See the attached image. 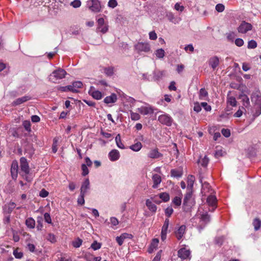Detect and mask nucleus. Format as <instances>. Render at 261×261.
Segmentation results:
<instances>
[{
    "instance_id": "obj_1",
    "label": "nucleus",
    "mask_w": 261,
    "mask_h": 261,
    "mask_svg": "<svg viewBox=\"0 0 261 261\" xmlns=\"http://www.w3.org/2000/svg\"><path fill=\"white\" fill-rule=\"evenodd\" d=\"M67 73L66 71L63 69L59 68L54 70L49 76V81L54 83H57L60 80L65 77Z\"/></svg>"
},
{
    "instance_id": "obj_2",
    "label": "nucleus",
    "mask_w": 261,
    "mask_h": 261,
    "mask_svg": "<svg viewBox=\"0 0 261 261\" xmlns=\"http://www.w3.org/2000/svg\"><path fill=\"white\" fill-rule=\"evenodd\" d=\"M195 204L192 198V191H189L185 196L183 202L182 208L184 211L188 212Z\"/></svg>"
},
{
    "instance_id": "obj_3",
    "label": "nucleus",
    "mask_w": 261,
    "mask_h": 261,
    "mask_svg": "<svg viewBox=\"0 0 261 261\" xmlns=\"http://www.w3.org/2000/svg\"><path fill=\"white\" fill-rule=\"evenodd\" d=\"M147 156L150 159H157L163 157V154L160 152L159 148L155 147L149 149Z\"/></svg>"
},
{
    "instance_id": "obj_4",
    "label": "nucleus",
    "mask_w": 261,
    "mask_h": 261,
    "mask_svg": "<svg viewBox=\"0 0 261 261\" xmlns=\"http://www.w3.org/2000/svg\"><path fill=\"white\" fill-rule=\"evenodd\" d=\"M158 121L162 124L170 126L173 123V120L169 115L165 114L158 117Z\"/></svg>"
},
{
    "instance_id": "obj_5",
    "label": "nucleus",
    "mask_w": 261,
    "mask_h": 261,
    "mask_svg": "<svg viewBox=\"0 0 261 261\" xmlns=\"http://www.w3.org/2000/svg\"><path fill=\"white\" fill-rule=\"evenodd\" d=\"M135 48L138 53L142 51L147 53L150 51V45L146 42H138L135 45Z\"/></svg>"
},
{
    "instance_id": "obj_6",
    "label": "nucleus",
    "mask_w": 261,
    "mask_h": 261,
    "mask_svg": "<svg viewBox=\"0 0 261 261\" xmlns=\"http://www.w3.org/2000/svg\"><path fill=\"white\" fill-rule=\"evenodd\" d=\"M109 26L107 23H106L103 18H100L97 20V30L103 34L108 32Z\"/></svg>"
},
{
    "instance_id": "obj_7",
    "label": "nucleus",
    "mask_w": 261,
    "mask_h": 261,
    "mask_svg": "<svg viewBox=\"0 0 261 261\" xmlns=\"http://www.w3.org/2000/svg\"><path fill=\"white\" fill-rule=\"evenodd\" d=\"M200 222L201 224L198 226L200 230L202 229L205 226L210 222L211 220L210 216L207 214V212H205L200 214L199 217Z\"/></svg>"
},
{
    "instance_id": "obj_8",
    "label": "nucleus",
    "mask_w": 261,
    "mask_h": 261,
    "mask_svg": "<svg viewBox=\"0 0 261 261\" xmlns=\"http://www.w3.org/2000/svg\"><path fill=\"white\" fill-rule=\"evenodd\" d=\"M252 29V25L251 23L243 21L238 28V31L240 33L245 34Z\"/></svg>"
},
{
    "instance_id": "obj_9",
    "label": "nucleus",
    "mask_w": 261,
    "mask_h": 261,
    "mask_svg": "<svg viewBox=\"0 0 261 261\" xmlns=\"http://www.w3.org/2000/svg\"><path fill=\"white\" fill-rule=\"evenodd\" d=\"M20 166L21 171L25 174H28L30 172V168L27 160L24 157H21L20 159Z\"/></svg>"
},
{
    "instance_id": "obj_10",
    "label": "nucleus",
    "mask_w": 261,
    "mask_h": 261,
    "mask_svg": "<svg viewBox=\"0 0 261 261\" xmlns=\"http://www.w3.org/2000/svg\"><path fill=\"white\" fill-rule=\"evenodd\" d=\"M190 251L185 248H182L178 251V257L181 260L190 259Z\"/></svg>"
},
{
    "instance_id": "obj_11",
    "label": "nucleus",
    "mask_w": 261,
    "mask_h": 261,
    "mask_svg": "<svg viewBox=\"0 0 261 261\" xmlns=\"http://www.w3.org/2000/svg\"><path fill=\"white\" fill-rule=\"evenodd\" d=\"M90 10L94 12L100 11L101 6L98 0H91V5L89 6Z\"/></svg>"
},
{
    "instance_id": "obj_12",
    "label": "nucleus",
    "mask_w": 261,
    "mask_h": 261,
    "mask_svg": "<svg viewBox=\"0 0 261 261\" xmlns=\"http://www.w3.org/2000/svg\"><path fill=\"white\" fill-rule=\"evenodd\" d=\"M18 163L17 161H13L12 165H11V173L12 177L13 179H16L18 175Z\"/></svg>"
},
{
    "instance_id": "obj_13",
    "label": "nucleus",
    "mask_w": 261,
    "mask_h": 261,
    "mask_svg": "<svg viewBox=\"0 0 261 261\" xmlns=\"http://www.w3.org/2000/svg\"><path fill=\"white\" fill-rule=\"evenodd\" d=\"M251 100L255 105L261 104V94L259 92H253L251 96Z\"/></svg>"
},
{
    "instance_id": "obj_14",
    "label": "nucleus",
    "mask_w": 261,
    "mask_h": 261,
    "mask_svg": "<svg viewBox=\"0 0 261 261\" xmlns=\"http://www.w3.org/2000/svg\"><path fill=\"white\" fill-rule=\"evenodd\" d=\"M220 59L217 56L211 57L208 60V64L214 70L219 65Z\"/></svg>"
},
{
    "instance_id": "obj_15",
    "label": "nucleus",
    "mask_w": 261,
    "mask_h": 261,
    "mask_svg": "<svg viewBox=\"0 0 261 261\" xmlns=\"http://www.w3.org/2000/svg\"><path fill=\"white\" fill-rule=\"evenodd\" d=\"M138 111L144 115L153 113V109L151 106L141 107L138 109Z\"/></svg>"
},
{
    "instance_id": "obj_16",
    "label": "nucleus",
    "mask_w": 261,
    "mask_h": 261,
    "mask_svg": "<svg viewBox=\"0 0 261 261\" xmlns=\"http://www.w3.org/2000/svg\"><path fill=\"white\" fill-rule=\"evenodd\" d=\"M89 93L95 99H101L102 95L101 92L98 90H94L93 87H91Z\"/></svg>"
},
{
    "instance_id": "obj_17",
    "label": "nucleus",
    "mask_w": 261,
    "mask_h": 261,
    "mask_svg": "<svg viewBox=\"0 0 261 261\" xmlns=\"http://www.w3.org/2000/svg\"><path fill=\"white\" fill-rule=\"evenodd\" d=\"M206 202L209 206H212V211H213L216 207L217 198L216 196L212 195H210L207 198Z\"/></svg>"
},
{
    "instance_id": "obj_18",
    "label": "nucleus",
    "mask_w": 261,
    "mask_h": 261,
    "mask_svg": "<svg viewBox=\"0 0 261 261\" xmlns=\"http://www.w3.org/2000/svg\"><path fill=\"white\" fill-rule=\"evenodd\" d=\"M90 189V181L89 179L87 178L85 180V181L83 182L81 188V192L82 194H85L87 193L88 190Z\"/></svg>"
},
{
    "instance_id": "obj_19",
    "label": "nucleus",
    "mask_w": 261,
    "mask_h": 261,
    "mask_svg": "<svg viewBox=\"0 0 261 261\" xmlns=\"http://www.w3.org/2000/svg\"><path fill=\"white\" fill-rule=\"evenodd\" d=\"M31 99V97L29 96H24L20 98H18L15 100L12 103V106H16L19 105L25 101H28Z\"/></svg>"
},
{
    "instance_id": "obj_20",
    "label": "nucleus",
    "mask_w": 261,
    "mask_h": 261,
    "mask_svg": "<svg viewBox=\"0 0 261 261\" xmlns=\"http://www.w3.org/2000/svg\"><path fill=\"white\" fill-rule=\"evenodd\" d=\"M109 157L111 161H117L120 158L119 152L116 149H113L109 152Z\"/></svg>"
},
{
    "instance_id": "obj_21",
    "label": "nucleus",
    "mask_w": 261,
    "mask_h": 261,
    "mask_svg": "<svg viewBox=\"0 0 261 261\" xmlns=\"http://www.w3.org/2000/svg\"><path fill=\"white\" fill-rule=\"evenodd\" d=\"M186 227L185 225L180 226L178 230L175 231V236L178 240L181 239L185 233Z\"/></svg>"
},
{
    "instance_id": "obj_22",
    "label": "nucleus",
    "mask_w": 261,
    "mask_h": 261,
    "mask_svg": "<svg viewBox=\"0 0 261 261\" xmlns=\"http://www.w3.org/2000/svg\"><path fill=\"white\" fill-rule=\"evenodd\" d=\"M117 95L115 93H112L110 96L105 97L103 101L107 104H109L115 102L117 101Z\"/></svg>"
},
{
    "instance_id": "obj_23",
    "label": "nucleus",
    "mask_w": 261,
    "mask_h": 261,
    "mask_svg": "<svg viewBox=\"0 0 261 261\" xmlns=\"http://www.w3.org/2000/svg\"><path fill=\"white\" fill-rule=\"evenodd\" d=\"M152 180L153 182L152 188L153 189H156L158 187L159 185L161 183L162 181L161 177L159 174H155L152 176Z\"/></svg>"
},
{
    "instance_id": "obj_24",
    "label": "nucleus",
    "mask_w": 261,
    "mask_h": 261,
    "mask_svg": "<svg viewBox=\"0 0 261 261\" xmlns=\"http://www.w3.org/2000/svg\"><path fill=\"white\" fill-rule=\"evenodd\" d=\"M239 98L242 99V103L245 108H248L250 106V101L249 97L245 94L239 95Z\"/></svg>"
},
{
    "instance_id": "obj_25",
    "label": "nucleus",
    "mask_w": 261,
    "mask_h": 261,
    "mask_svg": "<svg viewBox=\"0 0 261 261\" xmlns=\"http://www.w3.org/2000/svg\"><path fill=\"white\" fill-rule=\"evenodd\" d=\"M159 243V240L158 239L155 238L152 239L148 248V252L149 253H152L154 249H156L158 246Z\"/></svg>"
},
{
    "instance_id": "obj_26",
    "label": "nucleus",
    "mask_w": 261,
    "mask_h": 261,
    "mask_svg": "<svg viewBox=\"0 0 261 261\" xmlns=\"http://www.w3.org/2000/svg\"><path fill=\"white\" fill-rule=\"evenodd\" d=\"M15 206L16 204L14 202H10L7 204L5 205L4 207V211L8 214H10L15 207Z\"/></svg>"
},
{
    "instance_id": "obj_27",
    "label": "nucleus",
    "mask_w": 261,
    "mask_h": 261,
    "mask_svg": "<svg viewBox=\"0 0 261 261\" xmlns=\"http://www.w3.org/2000/svg\"><path fill=\"white\" fill-rule=\"evenodd\" d=\"M146 205L150 211L154 213L156 212L157 210L156 206L153 204L149 199H147L146 200Z\"/></svg>"
},
{
    "instance_id": "obj_28",
    "label": "nucleus",
    "mask_w": 261,
    "mask_h": 261,
    "mask_svg": "<svg viewBox=\"0 0 261 261\" xmlns=\"http://www.w3.org/2000/svg\"><path fill=\"white\" fill-rule=\"evenodd\" d=\"M25 224L30 228H34L35 226V221L32 217L28 218L25 220Z\"/></svg>"
},
{
    "instance_id": "obj_29",
    "label": "nucleus",
    "mask_w": 261,
    "mask_h": 261,
    "mask_svg": "<svg viewBox=\"0 0 261 261\" xmlns=\"http://www.w3.org/2000/svg\"><path fill=\"white\" fill-rule=\"evenodd\" d=\"M252 225L255 231L259 230L261 226V220L258 218H255L253 220Z\"/></svg>"
},
{
    "instance_id": "obj_30",
    "label": "nucleus",
    "mask_w": 261,
    "mask_h": 261,
    "mask_svg": "<svg viewBox=\"0 0 261 261\" xmlns=\"http://www.w3.org/2000/svg\"><path fill=\"white\" fill-rule=\"evenodd\" d=\"M167 17L170 21L174 23H178L180 20V19H177V18L175 17L174 14L172 12L167 13Z\"/></svg>"
},
{
    "instance_id": "obj_31",
    "label": "nucleus",
    "mask_w": 261,
    "mask_h": 261,
    "mask_svg": "<svg viewBox=\"0 0 261 261\" xmlns=\"http://www.w3.org/2000/svg\"><path fill=\"white\" fill-rule=\"evenodd\" d=\"M142 147V145L141 142H137L135 144L129 146V148L132 150L137 152L141 150Z\"/></svg>"
},
{
    "instance_id": "obj_32",
    "label": "nucleus",
    "mask_w": 261,
    "mask_h": 261,
    "mask_svg": "<svg viewBox=\"0 0 261 261\" xmlns=\"http://www.w3.org/2000/svg\"><path fill=\"white\" fill-rule=\"evenodd\" d=\"M208 96V93L204 88H201L199 93V97L201 100H205Z\"/></svg>"
},
{
    "instance_id": "obj_33",
    "label": "nucleus",
    "mask_w": 261,
    "mask_h": 261,
    "mask_svg": "<svg viewBox=\"0 0 261 261\" xmlns=\"http://www.w3.org/2000/svg\"><path fill=\"white\" fill-rule=\"evenodd\" d=\"M227 102L232 107H236L237 106V100L233 96H230L228 95L227 97Z\"/></svg>"
},
{
    "instance_id": "obj_34",
    "label": "nucleus",
    "mask_w": 261,
    "mask_h": 261,
    "mask_svg": "<svg viewBox=\"0 0 261 261\" xmlns=\"http://www.w3.org/2000/svg\"><path fill=\"white\" fill-rule=\"evenodd\" d=\"M195 181V177L193 175H189L188 177V188H190L192 191V189L193 188L194 182Z\"/></svg>"
},
{
    "instance_id": "obj_35",
    "label": "nucleus",
    "mask_w": 261,
    "mask_h": 261,
    "mask_svg": "<svg viewBox=\"0 0 261 261\" xmlns=\"http://www.w3.org/2000/svg\"><path fill=\"white\" fill-rule=\"evenodd\" d=\"M255 112L253 116L254 117H257L261 114V104L254 105Z\"/></svg>"
},
{
    "instance_id": "obj_36",
    "label": "nucleus",
    "mask_w": 261,
    "mask_h": 261,
    "mask_svg": "<svg viewBox=\"0 0 261 261\" xmlns=\"http://www.w3.org/2000/svg\"><path fill=\"white\" fill-rule=\"evenodd\" d=\"M209 162V159L206 155H205L203 158H201L198 161L199 163L202 167H205L207 166Z\"/></svg>"
},
{
    "instance_id": "obj_37",
    "label": "nucleus",
    "mask_w": 261,
    "mask_h": 261,
    "mask_svg": "<svg viewBox=\"0 0 261 261\" xmlns=\"http://www.w3.org/2000/svg\"><path fill=\"white\" fill-rule=\"evenodd\" d=\"M171 175L174 177H180L182 175V172L176 169H172L171 170Z\"/></svg>"
},
{
    "instance_id": "obj_38",
    "label": "nucleus",
    "mask_w": 261,
    "mask_h": 261,
    "mask_svg": "<svg viewBox=\"0 0 261 261\" xmlns=\"http://www.w3.org/2000/svg\"><path fill=\"white\" fill-rule=\"evenodd\" d=\"M115 141H116V144L117 145V146L121 148V149H124V145L122 144V143L121 142V137H120V135L119 134H118L116 138H115Z\"/></svg>"
},
{
    "instance_id": "obj_39",
    "label": "nucleus",
    "mask_w": 261,
    "mask_h": 261,
    "mask_svg": "<svg viewBox=\"0 0 261 261\" xmlns=\"http://www.w3.org/2000/svg\"><path fill=\"white\" fill-rule=\"evenodd\" d=\"M159 197L163 200L164 202H167L169 200V195L166 192L161 193L159 195Z\"/></svg>"
},
{
    "instance_id": "obj_40",
    "label": "nucleus",
    "mask_w": 261,
    "mask_h": 261,
    "mask_svg": "<svg viewBox=\"0 0 261 261\" xmlns=\"http://www.w3.org/2000/svg\"><path fill=\"white\" fill-rule=\"evenodd\" d=\"M164 74V71H155L153 72V78L155 80H159Z\"/></svg>"
},
{
    "instance_id": "obj_41",
    "label": "nucleus",
    "mask_w": 261,
    "mask_h": 261,
    "mask_svg": "<svg viewBox=\"0 0 261 261\" xmlns=\"http://www.w3.org/2000/svg\"><path fill=\"white\" fill-rule=\"evenodd\" d=\"M155 54L158 58H163L165 56V51L162 48L158 49L155 51Z\"/></svg>"
},
{
    "instance_id": "obj_42",
    "label": "nucleus",
    "mask_w": 261,
    "mask_h": 261,
    "mask_svg": "<svg viewBox=\"0 0 261 261\" xmlns=\"http://www.w3.org/2000/svg\"><path fill=\"white\" fill-rule=\"evenodd\" d=\"M257 47V43L254 40L249 41L248 43L247 47L249 49H254Z\"/></svg>"
},
{
    "instance_id": "obj_43",
    "label": "nucleus",
    "mask_w": 261,
    "mask_h": 261,
    "mask_svg": "<svg viewBox=\"0 0 261 261\" xmlns=\"http://www.w3.org/2000/svg\"><path fill=\"white\" fill-rule=\"evenodd\" d=\"M172 202L176 205V206H180L181 203V198L179 197L176 196L175 197L173 200Z\"/></svg>"
},
{
    "instance_id": "obj_44",
    "label": "nucleus",
    "mask_w": 261,
    "mask_h": 261,
    "mask_svg": "<svg viewBox=\"0 0 261 261\" xmlns=\"http://www.w3.org/2000/svg\"><path fill=\"white\" fill-rule=\"evenodd\" d=\"M42 221L43 220L42 217L37 218V225L36 227L38 230H41L42 229V228L43 227Z\"/></svg>"
},
{
    "instance_id": "obj_45",
    "label": "nucleus",
    "mask_w": 261,
    "mask_h": 261,
    "mask_svg": "<svg viewBox=\"0 0 261 261\" xmlns=\"http://www.w3.org/2000/svg\"><path fill=\"white\" fill-rule=\"evenodd\" d=\"M70 5L74 8H77L81 6V2L80 0H74L71 2Z\"/></svg>"
},
{
    "instance_id": "obj_46",
    "label": "nucleus",
    "mask_w": 261,
    "mask_h": 261,
    "mask_svg": "<svg viewBox=\"0 0 261 261\" xmlns=\"http://www.w3.org/2000/svg\"><path fill=\"white\" fill-rule=\"evenodd\" d=\"M13 255L16 258H21L23 256V253L20 252L18 251V249H15L13 251Z\"/></svg>"
},
{
    "instance_id": "obj_47",
    "label": "nucleus",
    "mask_w": 261,
    "mask_h": 261,
    "mask_svg": "<svg viewBox=\"0 0 261 261\" xmlns=\"http://www.w3.org/2000/svg\"><path fill=\"white\" fill-rule=\"evenodd\" d=\"M201 107H203L204 109L207 112H210L212 110L211 106L208 105L206 102H201Z\"/></svg>"
},
{
    "instance_id": "obj_48",
    "label": "nucleus",
    "mask_w": 261,
    "mask_h": 261,
    "mask_svg": "<svg viewBox=\"0 0 261 261\" xmlns=\"http://www.w3.org/2000/svg\"><path fill=\"white\" fill-rule=\"evenodd\" d=\"M169 224V220L168 218H167L165 220L164 225L162 228V231H163V232L164 231L167 232V229L168 228Z\"/></svg>"
},
{
    "instance_id": "obj_49",
    "label": "nucleus",
    "mask_w": 261,
    "mask_h": 261,
    "mask_svg": "<svg viewBox=\"0 0 261 261\" xmlns=\"http://www.w3.org/2000/svg\"><path fill=\"white\" fill-rule=\"evenodd\" d=\"M173 212V210L171 206H168L165 210V213L166 216L168 217H170Z\"/></svg>"
},
{
    "instance_id": "obj_50",
    "label": "nucleus",
    "mask_w": 261,
    "mask_h": 261,
    "mask_svg": "<svg viewBox=\"0 0 261 261\" xmlns=\"http://www.w3.org/2000/svg\"><path fill=\"white\" fill-rule=\"evenodd\" d=\"M130 117L133 120H138L140 118V116L137 113L131 112Z\"/></svg>"
},
{
    "instance_id": "obj_51",
    "label": "nucleus",
    "mask_w": 261,
    "mask_h": 261,
    "mask_svg": "<svg viewBox=\"0 0 261 261\" xmlns=\"http://www.w3.org/2000/svg\"><path fill=\"white\" fill-rule=\"evenodd\" d=\"M82 243V240L80 239H77L76 240L73 241L72 245L75 248H79L80 247Z\"/></svg>"
},
{
    "instance_id": "obj_52",
    "label": "nucleus",
    "mask_w": 261,
    "mask_h": 261,
    "mask_svg": "<svg viewBox=\"0 0 261 261\" xmlns=\"http://www.w3.org/2000/svg\"><path fill=\"white\" fill-rule=\"evenodd\" d=\"M91 247L94 250H98L100 248L101 244L97 243L96 241H94L91 245Z\"/></svg>"
},
{
    "instance_id": "obj_53",
    "label": "nucleus",
    "mask_w": 261,
    "mask_h": 261,
    "mask_svg": "<svg viewBox=\"0 0 261 261\" xmlns=\"http://www.w3.org/2000/svg\"><path fill=\"white\" fill-rule=\"evenodd\" d=\"M84 197L85 194H82V193H80V195L77 199V203L80 205H83L85 203V200H84Z\"/></svg>"
},
{
    "instance_id": "obj_54",
    "label": "nucleus",
    "mask_w": 261,
    "mask_h": 261,
    "mask_svg": "<svg viewBox=\"0 0 261 261\" xmlns=\"http://www.w3.org/2000/svg\"><path fill=\"white\" fill-rule=\"evenodd\" d=\"M105 73L108 76H111V75H112L113 74V73H114L113 68H112V67L106 68L105 69Z\"/></svg>"
},
{
    "instance_id": "obj_55",
    "label": "nucleus",
    "mask_w": 261,
    "mask_h": 261,
    "mask_svg": "<svg viewBox=\"0 0 261 261\" xmlns=\"http://www.w3.org/2000/svg\"><path fill=\"white\" fill-rule=\"evenodd\" d=\"M72 85L73 86V88L76 89L81 88L83 86V84L81 81H76L73 82Z\"/></svg>"
},
{
    "instance_id": "obj_56",
    "label": "nucleus",
    "mask_w": 261,
    "mask_h": 261,
    "mask_svg": "<svg viewBox=\"0 0 261 261\" xmlns=\"http://www.w3.org/2000/svg\"><path fill=\"white\" fill-rule=\"evenodd\" d=\"M23 126L27 131H31V123L29 121H24L23 122Z\"/></svg>"
},
{
    "instance_id": "obj_57",
    "label": "nucleus",
    "mask_w": 261,
    "mask_h": 261,
    "mask_svg": "<svg viewBox=\"0 0 261 261\" xmlns=\"http://www.w3.org/2000/svg\"><path fill=\"white\" fill-rule=\"evenodd\" d=\"M46 239L51 243H55L56 241L55 235L52 233H49L47 235Z\"/></svg>"
},
{
    "instance_id": "obj_58",
    "label": "nucleus",
    "mask_w": 261,
    "mask_h": 261,
    "mask_svg": "<svg viewBox=\"0 0 261 261\" xmlns=\"http://www.w3.org/2000/svg\"><path fill=\"white\" fill-rule=\"evenodd\" d=\"M194 111L196 112L197 113L199 112L201 110V103H199L198 102H195L194 103Z\"/></svg>"
},
{
    "instance_id": "obj_59",
    "label": "nucleus",
    "mask_w": 261,
    "mask_h": 261,
    "mask_svg": "<svg viewBox=\"0 0 261 261\" xmlns=\"http://www.w3.org/2000/svg\"><path fill=\"white\" fill-rule=\"evenodd\" d=\"M44 220L46 222H47V223H49V224L51 223V219L50 218V214L49 213H45L44 214Z\"/></svg>"
},
{
    "instance_id": "obj_60",
    "label": "nucleus",
    "mask_w": 261,
    "mask_h": 261,
    "mask_svg": "<svg viewBox=\"0 0 261 261\" xmlns=\"http://www.w3.org/2000/svg\"><path fill=\"white\" fill-rule=\"evenodd\" d=\"M221 133L224 137L226 138L229 137L230 136V132L228 129L223 128L221 130Z\"/></svg>"
},
{
    "instance_id": "obj_61",
    "label": "nucleus",
    "mask_w": 261,
    "mask_h": 261,
    "mask_svg": "<svg viewBox=\"0 0 261 261\" xmlns=\"http://www.w3.org/2000/svg\"><path fill=\"white\" fill-rule=\"evenodd\" d=\"M82 169L83 171L82 175L83 176H86L89 173V170L86 165L83 164L82 165Z\"/></svg>"
},
{
    "instance_id": "obj_62",
    "label": "nucleus",
    "mask_w": 261,
    "mask_h": 261,
    "mask_svg": "<svg viewBox=\"0 0 261 261\" xmlns=\"http://www.w3.org/2000/svg\"><path fill=\"white\" fill-rule=\"evenodd\" d=\"M117 6V2L116 0H110L108 2V6L114 8Z\"/></svg>"
},
{
    "instance_id": "obj_63",
    "label": "nucleus",
    "mask_w": 261,
    "mask_h": 261,
    "mask_svg": "<svg viewBox=\"0 0 261 261\" xmlns=\"http://www.w3.org/2000/svg\"><path fill=\"white\" fill-rule=\"evenodd\" d=\"M224 6L223 4H219L216 6V10L219 12H222L224 10Z\"/></svg>"
},
{
    "instance_id": "obj_64",
    "label": "nucleus",
    "mask_w": 261,
    "mask_h": 261,
    "mask_svg": "<svg viewBox=\"0 0 261 261\" xmlns=\"http://www.w3.org/2000/svg\"><path fill=\"white\" fill-rule=\"evenodd\" d=\"M235 44L239 47L242 46L244 44V41L242 39L237 38L235 40Z\"/></svg>"
}]
</instances>
